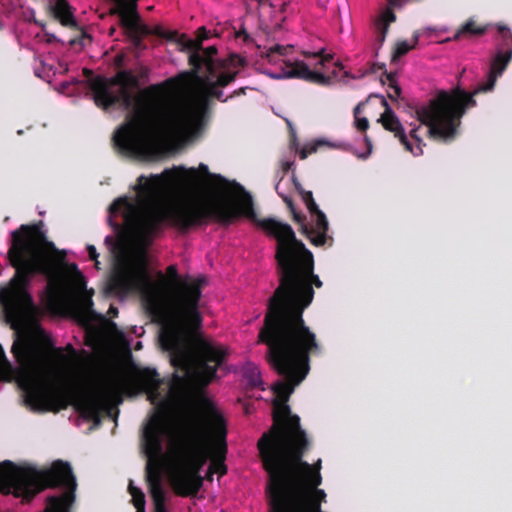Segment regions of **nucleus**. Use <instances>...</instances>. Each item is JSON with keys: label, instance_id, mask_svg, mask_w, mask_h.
<instances>
[{"label": "nucleus", "instance_id": "1", "mask_svg": "<svg viewBox=\"0 0 512 512\" xmlns=\"http://www.w3.org/2000/svg\"><path fill=\"white\" fill-rule=\"evenodd\" d=\"M199 169L209 178V187L216 194L210 200L189 199L177 202L161 200V196L174 187L179 181V175L170 169L149 178L138 177L137 191L142 196L139 205H135L127 196L113 201L109 207V224L115 229L120 224L113 217L121 214L124 224L130 228L138 240L148 245L163 232L166 226L176 228L182 233L191 228L214 220L221 225H230L235 219L244 215L259 226L268 236L275 238L276 267L279 266L281 255L287 261L311 255L305 244L297 239L292 227L275 218L259 219L253 209L251 196L237 182L228 181L220 174L210 173L205 164Z\"/></svg>", "mask_w": 512, "mask_h": 512}, {"label": "nucleus", "instance_id": "2", "mask_svg": "<svg viewBox=\"0 0 512 512\" xmlns=\"http://www.w3.org/2000/svg\"><path fill=\"white\" fill-rule=\"evenodd\" d=\"M170 277L164 296L152 279L146 265H117L107 283L109 293L125 297L138 292L153 320L160 325L159 343L170 355L175 372L169 385V395L179 399L184 395L189 380L200 389L206 388L217 378V370L224 364L226 352L204 339L191 342V335L202 327L199 310L205 277H180L177 267L167 268Z\"/></svg>", "mask_w": 512, "mask_h": 512}, {"label": "nucleus", "instance_id": "3", "mask_svg": "<svg viewBox=\"0 0 512 512\" xmlns=\"http://www.w3.org/2000/svg\"><path fill=\"white\" fill-rule=\"evenodd\" d=\"M281 255L276 267L278 287L267 303L258 343L267 346L266 359L283 377L274 386L273 424L258 440L257 448L283 437L295 418L287 404L291 394L309 374L310 357L322 352L317 335L306 324L303 313L314 299L313 286L321 288L323 282L314 273L313 254L287 261Z\"/></svg>", "mask_w": 512, "mask_h": 512}, {"label": "nucleus", "instance_id": "4", "mask_svg": "<svg viewBox=\"0 0 512 512\" xmlns=\"http://www.w3.org/2000/svg\"><path fill=\"white\" fill-rule=\"evenodd\" d=\"M202 60L198 53L189 56L191 70L183 71L174 77L152 84L141 93L137 100V114L123 130L130 132L126 149L147 154L153 149L155 136L162 133L165 139L179 138L193 132L199 123L198 116L184 105L166 108V94L182 95L190 92L199 84L207 98L224 100L223 91L212 83L210 74L199 75Z\"/></svg>", "mask_w": 512, "mask_h": 512}, {"label": "nucleus", "instance_id": "5", "mask_svg": "<svg viewBox=\"0 0 512 512\" xmlns=\"http://www.w3.org/2000/svg\"><path fill=\"white\" fill-rule=\"evenodd\" d=\"M211 433L218 444L210 447L194 423H186L171 438L169 445V480L176 495L194 497L203 486L201 470L211 458L210 474L223 476L227 473L224 461L227 453V428L224 418L215 410L207 416Z\"/></svg>", "mask_w": 512, "mask_h": 512}, {"label": "nucleus", "instance_id": "6", "mask_svg": "<svg viewBox=\"0 0 512 512\" xmlns=\"http://www.w3.org/2000/svg\"><path fill=\"white\" fill-rule=\"evenodd\" d=\"M475 105L476 101L472 99V96L457 87L450 92L439 91L426 104L416 108L415 113L420 124L410 131L409 137L391 107H387L379 122L385 130L392 132L399 139L406 151L414 156H420L423 154L425 146L423 134L429 139L441 143L454 141L467 108Z\"/></svg>", "mask_w": 512, "mask_h": 512}, {"label": "nucleus", "instance_id": "7", "mask_svg": "<svg viewBox=\"0 0 512 512\" xmlns=\"http://www.w3.org/2000/svg\"><path fill=\"white\" fill-rule=\"evenodd\" d=\"M8 257L16 272L11 282L19 289L35 275H43L49 285L61 274V267L70 274V283L78 293H86V279L76 264H66V252L47 239L43 222L22 224L11 232Z\"/></svg>", "mask_w": 512, "mask_h": 512}, {"label": "nucleus", "instance_id": "8", "mask_svg": "<svg viewBox=\"0 0 512 512\" xmlns=\"http://www.w3.org/2000/svg\"><path fill=\"white\" fill-rule=\"evenodd\" d=\"M12 353L20 368V384L26 392V402L38 411L58 412L66 408L65 397L41 383L66 364L64 349L55 347L51 337L40 329L35 336L14 342Z\"/></svg>", "mask_w": 512, "mask_h": 512}, {"label": "nucleus", "instance_id": "9", "mask_svg": "<svg viewBox=\"0 0 512 512\" xmlns=\"http://www.w3.org/2000/svg\"><path fill=\"white\" fill-rule=\"evenodd\" d=\"M60 488V495L49 496L43 512H70L75 501L76 477L68 462L54 461L47 469L37 470L33 466H18L6 460L0 463V491L31 501L44 489Z\"/></svg>", "mask_w": 512, "mask_h": 512}, {"label": "nucleus", "instance_id": "10", "mask_svg": "<svg viewBox=\"0 0 512 512\" xmlns=\"http://www.w3.org/2000/svg\"><path fill=\"white\" fill-rule=\"evenodd\" d=\"M311 448V440L295 418L288 431L280 439L258 448L268 483H308L318 487L322 483L321 459L314 464L303 460Z\"/></svg>", "mask_w": 512, "mask_h": 512}, {"label": "nucleus", "instance_id": "11", "mask_svg": "<svg viewBox=\"0 0 512 512\" xmlns=\"http://www.w3.org/2000/svg\"><path fill=\"white\" fill-rule=\"evenodd\" d=\"M149 75L150 69L146 66H141L138 70V75H135L132 70H120L113 77L107 78L97 75L96 78L90 81V90L98 107L108 110L119 105L126 110L133 109V113L127 116L126 122L114 132L113 142L123 154L144 159H152L160 154V142L165 139V136L157 132L152 151L143 154L126 149L127 142L132 141L133 138L130 132L124 131L123 128L130 124L136 116L138 97L146 88L141 90L135 97L132 94V90L140 86V80L147 81Z\"/></svg>", "mask_w": 512, "mask_h": 512}, {"label": "nucleus", "instance_id": "12", "mask_svg": "<svg viewBox=\"0 0 512 512\" xmlns=\"http://www.w3.org/2000/svg\"><path fill=\"white\" fill-rule=\"evenodd\" d=\"M269 512H295L298 509L320 512L326 493L308 483H268Z\"/></svg>", "mask_w": 512, "mask_h": 512}, {"label": "nucleus", "instance_id": "13", "mask_svg": "<svg viewBox=\"0 0 512 512\" xmlns=\"http://www.w3.org/2000/svg\"><path fill=\"white\" fill-rule=\"evenodd\" d=\"M122 387L121 377L110 375L97 383L73 389L70 397L76 410L85 419L99 422L101 412L107 408L110 399L119 394Z\"/></svg>", "mask_w": 512, "mask_h": 512}, {"label": "nucleus", "instance_id": "14", "mask_svg": "<svg viewBox=\"0 0 512 512\" xmlns=\"http://www.w3.org/2000/svg\"><path fill=\"white\" fill-rule=\"evenodd\" d=\"M143 453L147 457L145 466V479L154 476L162 477L163 473V446H162V419L155 414L151 417L142 435Z\"/></svg>", "mask_w": 512, "mask_h": 512}, {"label": "nucleus", "instance_id": "15", "mask_svg": "<svg viewBox=\"0 0 512 512\" xmlns=\"http://www.w3.org/2000/svg\"><path fill=\"white\" fill-rule=\"evenodd\" d=\"M299 194L305 203L313 222V225L309 226L305 221H303L302 229H300V231L313 245L323 246L328 240H332V238L327 235L329 230L327 217L324 212L319 209L311 191L301 189L299 190Z\"/></svg>", "mask_w": 512, "mask_h": 512}, {"label": "nucleus", "instance_id": "16", "mask_svg": "<svg viewBox=\"0 0 512 512\" xmlns=\"http://www.w3.org/2000/svg\"><path fill=\"white\" fill-rule=\"evenodd\" d=\"M303 54L306 58L313 57L317 59V63L315 64L316 70H311L303 61H287L285 62L287 69L284 71V77L299 78L321 86L329 85L331 83L332 77L320 72L318 67L320 66L321 69H325L326 64L332 60V56L324 55L323 50L317 53L304 52Z\"/></svg>", "mask_w": 512, "mask_h": 512}, {"label": "nucleus", "instance_id": "17", "mask_svg": "<svg viewBox=\"0 0 512 512\" xmlns=\"http://www.w3.org/2000/svg\"><path fill=\"white\" fill-rule=\"evenodd\" d=\"M50 15L57 20L62 26L79 31V35L69 40L70 47H79L83 49L91 43L92 37L78 25L74 17V9L69 4L68 0H56L54 3L49 2L47 5Z\"/></svg>", "mask_w": 512, "mask_h": 512}, {"label": "nucleus", "instance_id": "18", "mask_svg": "<svg viewBox=\"0 0 512 512\" xmlns=\"http://www.w3.org/2000/svg\"><path fill=\"white\" fill-rule=\"evenodd\" d=\"M135 383L140 390L147 394L152 404L166 405L167 400L161 391L163 379L160 378L155 369L144 368L138 371L135 377Z\"/></svg>", "mask_w": 512, "mask_h": 512}, {"label": "nucleus", "instance_id": "19", "mask_svg": "<svg viewBox=\"0 0 512 512\" xmlns=\"http://www.w3.org/2000/svg\"><path fill=\"white\" fill-rule=\"evenodd\" d=\"M512 59V48L507 49L506 51L499 50L493 60L491 61L490 70L488 74V79L486 82L481 83L478 85V87L475 89L473 93H468L472 96V99H474V95L482 92H489L492 91L497 78L505 71L507 68L509 62Z\"/></svg>", "mask_w": 512, "mask_h": 512}, {"label": "nucleus", "instance_id": "20", "mask_svg": "<svg viewBox=\"0 0 512 512\" xmlns=\"http://www.w3.org/2000/svg\"><path fill=\"white\" fill-rule=\"evenodd\" d=\"M0 298L5 305L8 316L15 320L23 316L25 308L33 307L32 299L25 291H14L7 288L2 291Z\"/></svg>", "mask_w": 512, "mask_h": 512}, {"label": "nucleus", "instance_id": "21", "mask_svg": "<svg viewBox=\"0 0 512 512\" xmlns=\"http://www.w3.org/2000/svg\"><path fill=\"white\" fill-rule=\"evenodd\" d=\"M396 20V15L391 8H386L375 21V50L376 55L378 50L382 47L385 42L386 36L389 31V26Z\"/></svg>", "mask_w": 512, "mask_h": 512}, {"label": "nucleus", "instance_id": "22", "mask_svg": "<svg viewBox=\"0 0 512 512\" xmlns=\"http://www.w3.org/2000/svg\"><path fill=\"white\" fill-rule=\"evenodd\" d=\"M92 295L93 291L80 293L76 296L73 302L72 306L75 315L81 321H90L95 316V312L93 310Z\"/></svg>", "mask_w": 512, "mask_h": 512}, {"label": "nucleus", "instance_id": "23", "mask_svg": "<svg viewBox=\"0 0 512 512\" xmlns=\"http://www.w3.org/2000/svg\"><path fill=\"white\" fill-rule=\"evenodd\" d=\"M145 480L153 501L154 512H167L165 505L166 496L162 486V477L154 476L153 478Z\"/></svg>", "mask_w": 512, "mask_h": 512}, {"label": "nucleus", "instance_id": "24", "mask_svg": "<svg viewBox=\"0 0 512 512\" xmlns=\"http://www.w3.org/2000/svg\"><path fill=\"white\" fill-rule=\"evenodd\" d=\"M377 70H384V76H385L386 80H384L382 78L381 81H382L383 84L388 82L389 88L391 90V91L388 92V97L391 100H393V101L397 100L400 97L402 90H401V87L398 85V83L396 81L395 74L394 73H388L385 70V64L384 63H381V64L373 63L371 65L370 71L372 73L376 72Z\"/></svg>", "mask_w": 512, "mask_h": 512}, {"label": "nucleus", "instance_id": "25", "mask_svg": "<svg viewBox=\"0 0 512 512\" xmlns=\"http://www.w3.org/2000/svg\"><path fill=\"white\" fill-rule=\"evenodd\" d=\"M487 31V26L478 25L473 18L468 19L454 34L453 40L463 37L481 36Z\"/></svg>", "mask_w": 512, "mask_h": 512}, {"label": "nucleus", "instance_id": "26", "mask_svg": "<svg viewBox=\"0 0 512 512\" xmlns=\"http://www.w3.org/2000/svg\"><path fill=\"white\" fill-rule=\"evenodd\" d=\"M217 53V48L213 46H209L203 51V54H199L200 59L202 60V63L199 66V73L201 72L202 68L205 67V74H210L211 76L215 75V69H217V66L215 64V61L213 59V56Z\"/></svg>", "mask_w": 512, "mask_h": 512}, {"label": "nucleus", "instance_id": "27", "mask_svg": "<svg viewBox=\"0 0 512 512\" xmlns=\"http://www.w3.org/2000/svg\"><path fill=\"white\" fill-rule=\"evenodd\" d=\"M209 33L210 32L202 26L197 29V38L195 40L187 39L184 46L192 52L190 55L198 53V50L202 49V42L209 38Z\"/></svg>", "mask_w": 512, "mask_h": 512}, {"label": "nucleus", "instance_id": "28", "mask_svg": "<svg viewBox=\"0 0 512 512\" xmlns=\"http://www.w3.org/2000/svg\"><path fill=\"white\" fill-rule=\"evenodd\" d=\"M238 76V71H223L219 74L214 75L212 77V83H214L219 88H224L235 81Z\"/></svg>", "mask_w": 512, "mask_h": 512}, {"label": "nucleus", "instance_id": "29", "mask_svg": "<svg viewBox=\"0 0 512 512\" xmlns=\"http://www.w3.org/2000/svg\"><path fill=\"white\" fill-rule=\"evenodd\" d=\"M417 43H418V37L417 36H415L413 44H411V45L407 41H400V42H398L396 44V46H395L394 51H393L391 61L392 62L397 61L400 57L404 56L410 50H412L417 45Z\"/></svg>", "mask_w": 512, "mask_h": 512}, {"label": "nucleus", "instance_id": "30", "mask_svg": "<svg viewBox=\"0 0 512 512\" xmlns=\"http://www.w3.org/2000/svg\"><path fill=\"white\" fill-rule=\"evenodd\" d=\"M128 491H129L130 495L132 496V502H133V505L135 508L145 507V503H146L145 494L143 493V491L140 488L134 486L132 480H130V482H129Z\"/></svg>", "mask_w": 512, "mask_h": 512}, {"label": "nucleus", "instance_id": "31", "mask_svg": "<svg viewBox=\"0 0 512 512\" xmlns=\"http://www.w3.org/2000/svg\"><path fill=\"white\" fill-rule=\"evenodd\" d=\"M292 48L293 47L290 45L284 46V45L276 44L274 46H271L266 51L265 57L268 59L269 62H274V61H276V55H280V56L287 55L288 52Z\"/></svg>", "mask_w": 512, "mask_h": 512}, {"label": "nucleus", "instance_id": "32", "mask_svg": "<svg viewBox=\"0 0 512 512\" xmlns=\"http://www.w3.org/2000/svg\"><path fill=\"white\" fill-rule=\"evenodd\" d=\"M279 195L282 197V200L285 202V204L287 205V208L291 212V214L293 216V220L295 222L299 223L300 226L302 227V223H303V221L306 220V217L304 215H302L301 213L296 211L295 206H294V202H293L291 197H289L287 195H281L280 193H279Z\"/></svg>", "mask_w": 512, "mask_h": 512}, {"label": "nucleus", "instance_id": "33", "mask_svg": "<svg viewBox=\"0 0 512 512\" xmlns=\"http://www.w3.org/2000/svg\"><path fill=\"white\" fill-rule=\"evenodd\" d=\"M25 14L27 15V20L31 23H34L35 25L41 27L42 29L45 28L46 24L43 22V21H40L36 18L35 16V10L33 8H28L27 11L25 12Z\"/></svg>", "mask_w": 512, "mask_h": 512}, {"label": "nucleus", "instance_id": "34", "mask_svg": "<svg viewBox=\"0 0 512 512\" xmlns=\"http://www.w3.org/2000/svg\"><path fill=\"white\" fill-rule=\"evenodd\" d=\"M229 63H230V65H232L234 67H237V66L244 67L247 65L246 59L244 57H241L236 54H232L229 57Z\"/></svg>", "mask_w": 512, "mask_h": 512}, {"label": "nucleus", "instance_id": "35", "mask_svg": "<svg viewBox=\"0 0 512 512\" xmlns=\"http://www.w3.org/2000/svg\"><path fill=\"white\" fill-rule=\"evenodd\" d=\"M354 119H355L354 124H355V127L357 128V130H359L361 132H366V130L369 128L368 119L365 117H363V118L356 117Z\"/></svg>", "mask_w": 512, "mask_h": 512}, {"label": "nucleus", "instance_id": "36", "mask_svg": "<svg viewBox=\"0 0 512 512\" xmlns=\"http://www.w3.org/2000/svg\"><path fill=\"white\" fill-rule=\"evenodd\" d=\"M87 251H88V254H89V258L95 262V267L97 269H99V261H98L99 254H98L95 246L88 245L87 246Z\"/></svg>", "mask_w": 512, "mask_h": 512}, {"label": "nucleus", "instance_id": "37", "mask_svg": "<svg viewBox=\"0 0 512 512\" xmlns=\"http://www.w3.org/2000/svg\"><path fill=\"white\" fill-rule=\"evenodd\" d=\"M20 0H0V4L4 7L6 12H10L19 5Z\"/></svg>", "mask_w": 512, "mask_h": 512}, {"label": "nucleus", "instance_id": "38", "mask_svg": "<svg viewBox=\"0 0 512 512\" xmlns=\"http://www.w3.org/2000/svg\"><path fill=\"white\" fill-rule=\"evenodd\" d=\"M364 140H365V143H366V146H367V151L365 153H362V154H357V157L361 158V159L368 158L370 156L371 152H372V142H371V140L369 139V137L367 135H365Z\"/></svg>", "mask_w": 512, "mask_h": 512}, {"label": "nucleus", "instance_id": "39", "mask_svg": "<svg viewBox=\"0 0 512 512\" xmlns=\"http://www.w3.org/2000/svg\"><path fill=\"white\" fill-rule=\"evenodd\" d=\"M260 381H261V379H260L259 371L256 368H253L250 373V380H249L250 384L253 386H256L260 383Z\"/></svg>", "mask_w": 512, "mask_h": 512}, {"label": "nucleus", "instance_id": "40", "mask_svg": "<svg viewBox=\"0 0 512 512\" xmlns=\"http://www.w3.org/2000/svg\"><path fill=\"white\" fill-rule=\"evenodd\" d=\"M259 5L261 7L269 5L273 9L279 6L282 9V8L285 7L286 4L284 2H282V1L280 3H278V4H276V3L271 2L270 0H259Z\"/></svg>", "mask_w": 512, "mask_h": 512}, {"label": "nucleus", "instance_id": "41", "mask_svg": "<svg viewBox=\"0 0 512 512\" xmlns=\"http://www.w3.org/2000/svg\"><path fill=\"white\" fill-rule=\"evenodd\" d=\"M245 93H246V87L239 88L237 90H234L229 96L224 98V100H222V102L225 103L228 100H230V99H232L234 97L240 96V95H244Z\"/></svg>", "mask_w": 512, "mask_h": 512}, {"label": "nucleus", "instance_id": "42", "mask_svg": "<svg viewBox=\"0 0 512 512\" xmlns=\"http://www.w3.org/2000/svg\"><path fill=\"white\" fill-rule=\"evenodd\" d=\"M124 54H118L115 56L114 64L117 68H122L124 66Z\"/></svg>", "mask_w": 512, "mask_h": 512}, {"label": "nucleus", "instance_id": "43", "mask_svg": "<svg viewBox=\"0 0 512 512\" xmlns=\"http://www.w3.org/2000/svg\"><path fill=\"white\" fill-rule=\"evenodd\" d=\"M236 37L237 38H243V40L245 42H249L251 40L249 34L247 33V31L245 29H240L237 33H236Z\"/></svg>", "mask_w": 512, "mask_h": 512}, {"label": "nucleus", "instance_id": "44", "mask_svg": "<svg viewBox=\"0 0 512 512\" xmlns=\"http://www.w3.org/2000/svg\"><path fill=\"white\" fill-rule=\"evenodd\" d=\"M83 74H84L87 78H89V79H88V86L90 87V81H91L92 79L96 78L97 76H94V77H93V72H92L91 70L87 69V68H84V69H83Z\"/></svg>", "mask_w": 512, "mask_h": 512}, {"label": "nucleus", "instance_id": "45", "mask_svg": "<svg viewBox=\"0 0 512 512\" xmlns=\"http://www.w3.org/2000/svg\"><path fill=\"white\" fill-rule=\"evenodd\" d=\"M313 152H316V147H311L308 151L306 149H303L301 152H300V157L302 159H305L308 154H311Z\"/></svg>", "mask_w": 512, "mask_h": 512}, {"label": "nucleus", "instance_id": "46", "mask_svg": "<svg viewBox=\"0 0 512 512\" xmlns=\"http://www.w3.org/2000/svg\"><path fill=\"white\" fill-rule=\"evenodd\" d=\"M363 106H364V103H362V102L358 103L355 106V108L353 110L354 118L359 117V114L361 113Z\"/></svg>", "mask_w": 512, "mask_h": 512}, {"label": "nucleus", "instance_id": "47", "mask_svg": "<svg viewBox=\"0 0 512 512\" xmlns=\"http://www.w3.org/2000/svg\"><path fill=\"white\" fill-rule=\"evenodd\" d=\"M46 37H47V43H55V42H60V40L58 39V37L54 34H50V33H47L46 34Z\"/></svg>", "mask_w": 512, "mask_h": 512}, {"label": "nucleus", "instance_id": "48", "mask_svg": "<svg viewBox=\"0 0 512 512\" xmlns=\"http://www.w3.org/2000/svg\"><path fill=\"white\" fill-rule=\"evenodd\" d=\"M291 166H292L291 162H289V161L283 162L282 163L283 174H286L290 170Z\"/></svg>", "mask_w": 512, "mask_h": 512}, {"label": "nucleus", "instance_id": "49", "mask_svg": "<svg viewBox=\"0 0 512 512\" xmlns=\"http://www.w3.org/2000/svg\"><path fill=\"white\" fill-rule=\"evenodd\" d=\"M65 350L71 354V356L75 357L76 356V351L73 347L72 344H67L66 347H65Z\"/></svg>", "mask_w": 512, "mask_h": 512}, {"label": "nucleus", "instance_id": "50", "mask_svg": "<svg viewBox=\"0 0 512 512\" xmlns=\"http://www.w3.org/2000/svg\"><path fill=\"white\" fill-rule=\"evenodd\" d=\"M108 314L111 316V317H116L117 314H118V309L114 306H110L109 310H108Z\"/></svg>", "mask_w": 512, "mask_h": 512}, {"label": "nucleus", "instance_id": "51", "mask_svg": "<svg viewBox=\"0 0 512 512\" xmlns=\"http://www.w3.org/2000/svg\"><path fill=\"white\" fill-rule=\"evenodd\" d=\"M380 98H381V104H382V106H384L385 110L387 109V107H390L388 102L384 98V96H380Z\"/></svg>", "mask_w": 512, "mask_h": 512}, {"label": "nucleus", "instance_id": "52", "mask_svg": "<svg viewBox=\"0 0 512 512\" xmlns=\"http://www.w3.org/2000/svg\"><path fill=\"white\" fill-rule=\"evenodd\" d=\"M294 183H295V188H296V190H297L298 192H299V190L304 189V188L301 186V184H300L299 182H297L296 180L294 181Z\"/></svg>", "mask_w": 512, "mask_h": 512}, {"label": "nucleus", "instance_id": "53", "mask_svg": "<svg viewBox=\"0 0 512 512\" xmlns=\"http://www.w3.org/2000/svg\"><path fill=\"white\" fill-rule=\"evenodd\" d=\"M206 479L209 480V481H212L213 480V474H210L209 472H207Z\"/></svg>", "mask_w": 512, "mask_h": 512}, {"label": "nucleus", "instance_id": "54", "mask_svg": "<svg viewBox=\"0 0 512 512\" xmlns=\"http://www.w3.org/2000/svg\"><path fill=\"white\" fill-rule=\"evenodd\" d=\"M158 277L161 281H165V277L162 272H158Z\"/></svg>", "mask_w": 512, "mask_h": 512}, {"label": "nucleus", "instance_id": "55", "mask_svg": "<svg viewBox=\"0 0 512 512\" xmlns=\"http://www.w3.org/2000/svg\"><path fill=\"white\" fill-rule=\"evenodd\" d=\"M116 31V28L115 27H111L110 30H109V35L112 36Z\"/></svg>", "mask_w": 512, "mask_h": 512}, {"label": "nucleus", "instance_id": "56", "mask_svg": "<svg viewBox=\"0 0 512 512\" xmlns=\"http://www.w3.org/2000/svg\"><path fill=\"white\" fill-rule=\"evenodd\" d=\"M136 512H146L145 507H137Z\"/></svg>", "mask_w": 512, "mask_h": 512}]
</instances>
